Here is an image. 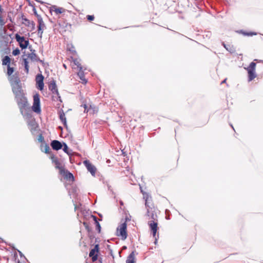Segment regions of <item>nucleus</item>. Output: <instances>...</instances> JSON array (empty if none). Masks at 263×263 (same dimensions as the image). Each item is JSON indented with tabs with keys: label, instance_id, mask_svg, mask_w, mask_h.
Wrapping results in <instances>:
<instances>
[{
	"label": "nucleus",
	"instance_id": "1",
	"mask_svg": "<svg viewBox=\"0 0 263 263\" xmlns=\"http://www.w3.org/2000/svg\"><path fill=\"white\" fill-rule=\"evenodd\" d=\"M2 65H6L7 66V74L8 77V80L12 86L13 92L15 93V85H16V77L12 76V74L14 71V68L11 67V59L6 55L2 60Z\"/></svg>",
	"mask_w": 263,
	"mask_h": 263
},
{
	"label": "nucleus",
	"instance_id": "2",
	"mask_svg": "<svg viewBox=\"0 0 263 263\" xmlns=\"http://www.w3.org/2000/svg\"><path fill=\"white\" fill-rule=\"evenodd\" d=\"M143 198L145 200V206L147 208V215L154 221L157 220V216L155 212V209L152 207L153 204L149 205V195L146 193H143Z\"/></svg>",
	"mask_w": 263,
	"mask_h": 263
},
{
	"label": "nucleus",
	"instance_id": "3",
	"mask_svg": "<svg viewBox=\"0 0 263 263\" xmlns=\"http://www.w3.org/2000/svg\"><path fill=\"white\" fill-rule=\"evenodd\" d=\"M18 83V82L17 81V84ZM19 86L17 84V98L18 97L19 94L18 92L20 93L21 96V102L20 104H21V106L20 107V111L23 114L24 110H26L27 108H28V103L27 101V98L25 97V93L24 92L23 90H19Z\"/></svg>",
	"mask_w": 263,
	"mask_h": 263
},
{
	"label": "nucleus",
	"instance_id": "4",
	"mask_svg": "<svg viewBox=\"0 0 263 263\" xmlns=\"http://www.w3.org/2000/svg\"><path fill=\"white\" fill-rule=\"evenodd\" d=\"M256 63L251 62L249 67L245 68L248 73V81L250 82L256 77L255 72Z\"/></svg>",
	"mask_w": 263,
	"mask_h": 263
},
{
	"label": "nucleus",
	"instance_id": "5",
	"mask_svg": "<svg viewBox=\"0 0 263 263\" xmlns=\"http://www.w3.org/2000/svg\"><path fill=\"white\" fill-rule=\"evenodd\" d=\"M32 109L34 112L37 114H40L41 112L40 99L39 93H36L33 95V103Z\"/></svg>",
	"mask_w": 263,
	"mask_h": 263
},
{
	"label": "nucleus",
	"instance_id": "6",
	"mask_svg": "<svg viewBox=\"0 0 263 263\" xmlns=\"http://www.w3.org/2000/svg\"><path fill=\"white\" fill-rule=\"evenodd\" d=\"M126 228L127 225L125 222L121 223L117 230V236L121 237L123 240H125L127 238Z\"/></svg>",
	"mask_w": 263,
	"mask_h": 263
},
{
	"label": "nucleus",
	"instance_id": "7",
	"mask_svg": "<svg viewBox=\"0 0 263 263\" xmlns=\"http://www.w3.org/2000/svg\"><path fill=\"white\" fill-rule=\"evenodd\" d=\"M57 166L56 167L58 168L60 171V173L64 177L67 179H69V180L73 181L74 180V177L73 175L67 171H65L62 166H60V164L58 163H57Z\"/></svg>",
	"mask_w": 263,
	"mask_h": 263
},
{
	"label": "nucleus",
	"instance_id": "8",
	"mask_svg": "<svg viewBox=\"0 0 263 263\" xmlns=\"http://www.w3.org/2000/svg\"><path fill=\"white\" fill-rule=\"evenodd\" d=\"M17 43L22 49H26L29 45V41L27 38L20 36L17 34Z\"/></svg>",
	"mask_w": 263,
	"mask_h": 263
},
{
	"label": "nucleus",
	"instance_id": "9",
	"mask_svg": "<svg viewBox=\"0 0 263 263\" xmlns=\"http://www.w3.org/2000/svg\"><path fill=\"white\" fill-rule=\"evenodd\" d=\"M44 78L42 74H38L35 77L36 87L40 90H42L44 89Z\"/></svg>",
	"mask_w": 263,
	"mask_h": 263
},
{
	"label": "nucleus",
	"instance_id": "10",
	"mask_svg": "<svg viewBox=\"0 0 263 263\" xmlns=\"http://www.w3.org/2000/svg\"><path fill=\"white\" fill-rule=\"evenodd\" d=\"M83 163L87 168V170L91 173V174L93 176H95L96 172V167L92 165L88 160H85L83 162Z\"/></svg>",
	"mask_w": 263,
	"mask_h": 263
},
{
	"label": "nucleus",
	"instance_id": "11",
	"mask_svg": "<svg viewBox=\"0 0 263 263\" xmlns=\"http://www.w3.org/2000/svg\"><path fill=\"white\" fill-rule=\"evenodd\" d=\"M38 23H39V25H38L37 34H38L39 36H40V37H42V34L43 33V31L45 28V25L44 21L41 17H38Z\"/></svg>",
	"mask_w": 263,
	"mask_h": 263
},
{
	"label": "nucleus",
	"instance_id": "12",
	"mask_svg": "<svg viewBox=\"0 0 263 263\" xmlns=\"http://www.w3.org/2000/svg\"><path fill=\"white\" fill-rule=\"evenodd\" d=\"M148 224L152 232L153 237H155L158 230V223L157 221L150 220L148 222Z\"/></svg>",
	"mask_w": 263,
	"mask_h": 263
},
{
	"label": "nucleus",
	"instance_id": "13",
	"mask_svg": "<svg viewBox=\"0 0 263 263\" xmlns=\"http://www.w3.org/2000/svg\"><path fill=\"white\" fill-rule=\"evenodd\" d=\"M99 251V245H96L94 248L91 249L89 252V256L92 257L93 261H96L98 258L97 253Z\"/></svg>",
	"mask_w": 263,
	"mask_h": 263
},
{
	"label": "nucleus",
	"instance_id": "14",
	"mask_svg": "<svg viewBox=\"0 0 263 263\" xmlns=\"http://www.w3.org/2000/svg\"><path fill=\"white\" fill-rule=\"evenodd\" d=\"M49 89L50 90L52 91L53 93H54L57 95H59V92L57 88V86L54 81L51 82L49 85Z\"/></svg>",
	"mask_w": 263,
	"mask_h": 263
},
{
	"label": "nucleus",
	"instance_id": "15",
	"mask_svg": "<svg viewBox=\"0 0 263 263\" xmlns=\"http://www.w3.org/2000/svg\"><path fill=\"white\" fill-rule=\"evenodd\" d=\"M51 146L54 150L58 151L62 148V145L60 142L58 140H53L51 142Z\"/></svg>",
	"mask_w": 263,
	"mask_h": 263
},
{
	"label": "nucleus",
	"instance_id": "16",
	"mask_svg": "<svg viewBox=\"0 0 263 263\" xmlns=\"http://www.w3.org/2000/svg\"><path fill=\"white\" fill-rule=\"evenodd\" d=\"M79 71L78 72V76L81 81V82L83 84L87 83V80L85 78L84 71L83 70V67L80 69H78Z\"/></svg>",
	"mask_w": 263,
	"mask_h": 263
},
{
	"label": "nucleus",
	"instance_id": "17",
	"mask_svg": "<svg viewBox=\"0 0 263 263\" xmlns=\"http://www.w3.org/2000/svg\"><path fill=\"white\" fill-rule=\"evenodd\" d=\"M64 9L62 8H57L55 6H53L50 8V11L54 12L57 14L63 13Z\"/></svg>",
	"mask_w": 263,
	"mask_h": 263
},
{
	"label": "nucleus",
	"instance_id": "18",
	"mask_svg": "<svg viewBox=\"0 0 263 263\" xmlns=\"http://www.w3.org/2000/svg\"><path fill=\"white\" fill-rule=\"evenodd\" d=\"M22 65L24 67V71L25 73L27 74L29 71V66L28 62L26 59L23 58L22 59Z\"/></svg>",
	"mask_w": 263,
	"mask_h": 263
},
{
	"label": "nucleus",
	"instance_id": "19",
	"mask_svg": "<svg viewBox=\"0 0 263 263\" xmlns=\"http://www.w3.org/2000/svg\"><path fill=\"white\" fill-rule=\"evenodd\" d=\"M135 253L134 252H132L129 256L127 257V258L126 261V263H135Z\"/></svg>",
	"mask_w": 263,
	"mask_h": 263
},
{
	"label": "nucleus",
	"instance_id": "20",
	"mask_svg": "<svg viewBox=\"0 0 263 263\" xmlns=\"http://www.w3.org/2000/svg\"><path fill=\"white\" fill-rule=\"evenodd\" d=\"M41 147V151L42 152H44V153H45L46 154L49 153L50 148L47 144H46L44 143H42Z\"/></svg>",
	"mask_w": 263,
	"mask_h": 263
},
{
	"label": "nucleus",
	"instance_id": "21",
	"mask_svg": "<svg viewBox=\"0 0 263 263\" xmlns=\"http://www.w3.org/2000/svg\"><path fill=\"white\" fill-rule=\"evenodd\" d=\"M17 252H18L20 256V260L17 261V263H27L28 260L26 258V257L24 256L23 253L20 251L18 250H17Z\"/></svg>",
	"mask_w": 263,
	"mask_h": 263
},
{
	"label": "nucleus",
	"instance_id": "22",
	"mask_svg": "<svg viewBox=\"0 0 263 263\" xmlns=\"http://www.w3.org/2000/svg\"><path fill=\"white\" fill-rule=\"evenodd\" d=\"M60 119L62 122L64 124L65 126H67L66 119L65 115L63 112H62L60 114Z\"/></svg>",
	"mask_w": 263,
	"mask_h": 263
},
{
	"label": "nucleus",
	"instance_id": "23",
	"mask_svg": "<svg viewBox=\"0 0 263 263\" xmlns=\"http://www.w3.org/2000/svg\"><path fill=\"white\" fill-rule=\"evenodd\" d=\"M222 45L224 46V47L230 52L233 53L234 52L235 50H234V48L232 46H231V45H226L224 43H222Z\"/></svg>",
	"mask_w": 263,
	"mask_h": 263
},
{
	"label": "nucleus",
	"instance_id": "24",
	"mask_svg": "<svg viewBox=\"0 0 263 263\" xmlns=\"http://www.w3.org/2000/svg\"><path fill=\"white\" fill-rule=\"evenodd\" d=\"M21 20L22 24H24L26 26H29L30 24H32V23L26 18L22 17V18Z\"/></svg>",
	"mask_w": 263,
	"mask_h": 263
},
{
	"label": "nucleus",
	"instance_id": "25",
	"mask_svg": "<svg viewBox=\"0 0 263 263\" xmlns=\"http://www.w3.org/2000/svg\"><path fill=\"white\" fill-rule=\"evenodd\" d=\"M63 150L65 153H66L69 155L71 154V151L69 149L68 146L65 143H64L63 144Z\"/></svg>",
	"mask_w": 263,
	"mask_h": 263
},
{
	"label": "nucleus",
	"instance_id": "26",
	"mask_svg": "<svg viewBox=\"0 0 263 263\" xmlns=\"http://www.w3.org/2000/svg\"><path fill=\"white\" fill-rule=\"evenodd\" d=\"M239 32L242 34L244 35H247V36H252L253 35L257 34V33L256 32H246L242 30L239 31Z\"/></svg>",
	"mask_w": 263,
	"mask_h": 263
},
{
	"label": "nucleus",
	"instance_id": "27",
	"mask_svg": "<svg viewBox=\"0 0 263 263\" xmlns=\"http://www.w3.org/2000/svg\"><path fill=\"white\" fill-rule=\"evenodd\" d=\"M73 63L75 65L77 66L78 69H80L82 68L81 63L80 62V60L78 59H74L73 60Z\"/></svg>",
	"mask_w": 263,
	"mask_h": 263
},
{
	"label": "nucleus",
	"instance_id": "28",
	"mask_svg": "<svg viewBox=\"0 0 263 263\" xmlns=\"http://www.w3.org/2000/svg\"><path fill=\"white\" fill-rule=\"evenodd\" d=\"M92 217L96 223V226H97V229L98 230L99 232H100V230H101V226H100L99 223L97 221V218L96 216H92Z\"/></svg>",
	"mask_w": 263,
	"mask_h": 263
},
{
	"label": "nucleus",
	"instance_id": "29",
	"mask_svg": "<svg viewBox=\"0 0 263 263\" xmlns=\"http://www.w3.org/2000/svg\"><path fill=\"white\" fill-rule=\"evenodd\" d=\"M37 140L40 142H41V143H44V137L41 135H40L39 137H38V138H37Z\"/></svg>",
	"mask_w": 263,
	"mask_h": 263
},
{
	"label": "nucleus",
	"instance_id": "30",
	"mask_svg": "<svg viewBox=\"0 0 263 263\" xmlns=\"http://www.w3.org/2000/svg\"><path fill=\"white\" fill-rule=\"evenodd\" d=\"M87 17L89 21H92L94 20V16L93 15H87Z\"/></svg>",
	"mask_w": 263,
	"mask_h": 263
},
{
	"label": "nucleus",
	"instance_id": "31",
	"mask_svg": "<svg viewBox=\"0 0 263 263\" xmlns=\"http://www.w3.org/2000/svg\"><path fill=\"white\" fill-rule=\"evenodd\" d=\"M12 54H13V55H16V49H14V50L12 51Z\"/></svg>",
	"mask_w": 263,
	"mask_h": 263
},
{
	"label": "nucleus",
	"instance_id": "32",
	"mask_svg": "<svg viewBox=\"0 0 263 263\" xmlns=\"http://www.w3.org/2000/svg\"><path fill=\"white\" fill-rule=\"evenodd\" d=\"M227 79H225L223 81H222L221 84L226 83Z\"/></svg>",
	"mask_w": 263,
	"mask_h": 263
},
{
	"label": "nucleus",
	"instance_id": "33",
	"mask_svg": "<svg viewBox=\"0 0 263 263\" xmlns=\"http://www.w3.org/2000/svg\"><path fill=\"white\" fill-rule=\"evenodd\" d=\"M155 238V243L156 244L157 241V238L156 237Z\"/></svg>",
	"mask_w": 263,
	"mask_h": 263
},
{
	"label": "nucleus",
	"instance_id": "34",
	"mask_svg": "<svg viewBox=\"0 0 263 263\" xmlns=\"http://www.w3.org/2000/svg\"><path fill=\"white\" fill-rule=\"evenodd\" d=\"M84 108H85V110H86V105L85 104V105H84Z\"/></svg>",
	"mask_w": 263,
	"mask_h": 263
},
{
	"label": "nucleus",
	"instance_id": "35",
	"mask_svg": "<svg viewBox=\"0 0 263 263\" xmlns=\"http://www.w3.org/2000/svg\"><path fill=\"white\" fill-rule=\"evenodd\" d=\"M17 55L20 54V51L18 49H17Z\"/></svg>",
	"mask_w": 263,
	"mask_h": 263
},
{
	"label": "nucleus",
	"instance_id": "36",
	"mask_svg": "<svg viewBox=\"0 0 263 263\" xmlns=\"http://www.w3.org/2000/svg\"><path fill=\"white\" fill-rule=\"evenodd\" d=\"M14 37H15V38H16V34H14Z\"/></svg>",
	"mask_w": 263,
	"mask_h": 263
},
{
	"label": "nucleus",
	"instance_id": "37",
	"mask_svg": "<svg viewBox=\"0 0 263 263\" xmlns=\"http://www.w3.org/2000/svg\"><path fill=\"white\" fill-rule=\"evenodd\" d=\"M120 203H121V205H122V204H123V202H122V201H121V202H120Z\"/></svg>",
	"mask_w": 263,
	"mask_h": 263
},
{
	"label": "nucleus",
	"instance_id": "38",
	"mask_svg": "<svg viewBox=\"0 0 263 263\" xmlns=\"http://www.w3.org/2000/svg\"><path fill=\"white\" fill-rule=\"evenodd\" d=\"M64 67H65L66 68V66L65 64L63 65Z\"/></svg>",
	"mask_w": 263,
	"mask_h": 263
}]
</instances>
